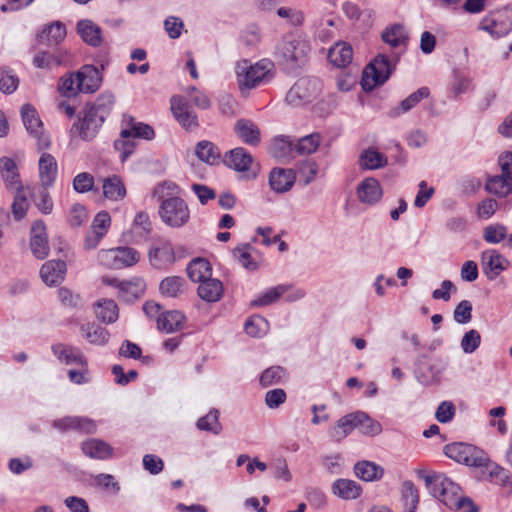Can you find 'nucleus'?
Listing matches in <instances>:
<instances>
[{"mask_svg":"<svg viewBox=\"0 0 512 512\" xmlns=\"http://www.w3.org/2000/svg\"><path fill=\"white\" fill-rule=\"evenodd\" d=\"M418 475L424 480L431 495L449 509L459 510L467 504L471 506L469 512H477V508L472 505L471 500L461 495L460 486L445 474L435 473L427 475L424 471H419Z\"/></svg>","mask_w":512,"mask_h":512,"instance_id":"f257e3e1","label":"nucleus"},{"mask_svg":"<svg viewBox=\"0 0 512 512\" xmlns=\"http://www.w3.org/2000/svg\"><path fill=\"white\" fill-rule=\"evenodd\" d=\"M274 63L269 59H261L255 64L242 60L236 65V75L241 89H252L269 82L274 76Z\"/></svg>","mask_w":512,"mask_h":512,"instance_id":"f03ea898","label":"nucleus"},{"mask_svg":"<svg viewBox=\"0 0 512 512\" xmlns=\"http://www.w3.org/2000/svg\"><path fill=\"white\" fill-rule=\"evenodd\" d=\"M322 83L316 77H301L289 89L285 101L292 107H303L320 95Z\"/></svg>","mask_w":512,"mask_h":512,"instance_id":"7ed1b4c3","label":"nucleus"},{"mask_svg":"<svg viewBox=\"0 0 512 512\" xmlns=\"http://www.w3.org/2000/svg\"><path fill=\"white\" fill-rule=\"evenodd\" d=\"M159 216L167 226L180 228L189 222L190 209L184 199L172 196L161 202Z\"/></svg>","mask_w":512,"mask_h":512,"instance_id":"20e7f679","label":"nucleus"},{"mask_svg":"<svg viewBox=\"0 0 512 512\" xmlns=\"http://www.w3.org/2000/svg\"><path fill=\"white\" fill-rule=\"evenodd\" d=\"M310 51L307 41L300 37L287 36L277 47V56L289 68H295L305 62Z\"/></svg>","mask_w":512,"mask_h":512,"instance_id":"39448f33","label":"nucleus"},{"mask_svg":"<svg viewBox=\"0 0 512 512\" xmlns=\"http://www.w3.org/2000/svg\"><path fill=\"white\" fill-rule=\"evenodd\" d=\"M444 453L447 457L458 463H463L471 467H484L488 464V457L476 447L463 443H451L444 447Z\"/></svg>","mask_w":512,"mask_h":512,"instance_id":"423d86ee","label":"nucleus"},{"mask_svg":"<svg viewBox=\"0 0 512 512\" xmlns=\"http://www.w3.org/2000/svg\"><path fill=\"white\" fill-rule=\"evenodd\" d=\"M391 73L392 65L389 59L385 55H378L363 71V90L372 91L376 86L384 84Z\"/></svg>","mask_w":512,"mask_h":512,"instance_id":"0eeeda50","label":"nucleus"},{"mask_svg":"<svg viewBox=\"0 0 512 512\" xmlns=\"http://www.w3.org/2000/svg\"><path fill=\"white\" fill-rule=\"evenodd\" d=\"M479 28L495 38L506 36L512 29V9L505 7L490 13L482 19Z\"/></svg>","mask_w":512,"mask_h":512,"instance_id":"6e6552de","label":"nucleus"},{"mask_svg":"<svg viewBox=\"0 0 512 512\" xmlns=\"http://www.w3.org/2000/svg\"><path fill=\"white\" fill-rule=\"evenodd\" d=\"M21 117L27 132L37 139L38 149H47L51 143L50 138L43 133V123L36 109L30 104L23 105Z\"/></svg>","mask_w":512,"mask_h":512,"instance_id":"1a4fd4ad","label":"nucleus"},{"mask_svg":"<svg viewBox=\"0 0 512 512\" xmlns=\"http://www.w3.org/2000/svg\"><path fill=\"white\" fill-rule=\"evenodd\" d=\"M103 123L104 121L98 115L85 106L83 117L73 124L71 132L84 141H90L96 137Z\"/></svg>","mask_w":512,"mask_h":512,"instance_id":"9d476101","label":"nucleus"},{"mask_svg":"<svg viewBox=\"0 0 512 512\" xmlns=\"http://www.w3.org/2000/svg\"><path fill=\"white\" fill-rule=\"evenodd\" d=\"M171 110L179 122L186 130H194L199 126L196 113L190 108L187 101L181 96L171 98Z\"/></svg>","mask_w":512,"mask_h":512,"instance_id":"9b49d317","label":"nucleus"},{"mask_svg":"<svg viewBox=\"0 0 512 512\" xmlns=\"http://www.w3.org/2000/svg\"><path fill=\"white\" fill-rule=\"evenodd\" d=\"M153 231L152 221L149 215L144 212H138L131 224L129 231L125 234L129 241L134 244H141L149 240Z\"/></svg>","mask_w":512,"mask_h":512,"instance_id":"f8f14e48","label":"nucleus"},{"mask_svg":"<svg viewBox=\"0 0 512 512\" xmlns=\"http://www.w3.org/2000/svg\"><path fill=\"white\" fill-rule=\"evenodd\" d=\"M78 89L81 93H94L96 92L103 81L100 70L94 65H83L76 72Z\"/></svg>","mask_w":512,"mask_h":512,"instance_id":"ddd939ff","label":"nucleus"},{"mask_svg":"<svg viewBox=\"0 0 512 512\" xmlns=\"http://www.w3.org/2000/svg\"><path fill=\"white\" fill-rule=\"evenodd\" d=\"M356 194L361 203L374 205L382 198L383 190L376 178L367 177L358 184Z\"/></svg>","mask_w":512,"mask_h":512,"instance_id":"4468645a","label":"nucleus"},{"mask_svg":"<svg viewBox=\"0 0 512 512\" xmlns=\"http://www.w3.org/2000/svg\"><path fill=\"white\" fill-rule=\"evenodd\" d=\"M482 265L488 279H496L501 272L509 267V261L496 250L482 253Z\"/></svg>","mask_w":512,"mask_h":512,"instance_id":"2eb2a0df","label":"nucleus"},{"mask_svg":"<svg viewBox=\"0 0 512 512\" xmlns=\"http://www.w3.org/2000/svg\"><path fill=\"white\" fill-rule=\"evenodd\" d=\"M122 125V137L132 136V138H141L145 140H152L155 137L154 129L150 125L139 122L130 115L123 116Z\"/></svg>","mask_w":512,"mask_h":512,"instance_id":"dca6fc26","label":"nucleus"},{"mask_svg":"<svg viewBox=\"0 0 512 512\" xmlns=\"http://www.w3.org/2000/svg\"><path fill=\"white\" fill-rule=\"evenodd\" d=\"M51 350L57 359L66 365L87 367L86 358L83 356L81 350L75 346L58 343L52 345Z\"/></svg>","mask_w":512,"mask_h":512,"instance_id":"f3484780","label":"nucleus"},{"mask_svg":"<svg viewBox=\"0 0 512 512\" xmlns=\"http://www.w3.org/2000/svg\"><path fill=\"white\" fill-rule=\"evenodd\" d=\"M414 373L419 383L422 385H431L439 379L440 371L428 362V356L421 354L417 356L414 362Z\"/></svg>","mask_w":512,"mask_h":512,"instance_id":"a211bd4d","label":"nucleus"},{"mask_svg":"<svg viewBox=\"0 0 512 512\" xmlns=\"http://www.w3.org/2000/svg\"><path fill=\"white\" fill-rule=\"evenodd\" d=\"M66 273V263L52 260L44 263L40 269V277L46 285L54 286L61 283Z\"/></svg>","mask_w":512,"mask_h":512,"instance_id":"6ab92c4d","label":"nucleus"},{"mask_svg":"<svg viewBox=\"0 0 512 512\" xmlns=\"http://www.w3.org/2000/svg\"><path fill=\"white\" fill-rule=\"evenodd\" d=\"M295 183V173L291 169L274 168L269 175V184L277 193L289 191Z\"/></svg>","mask_w":512,"mask_h":512,"instance_id":"aec40b11","label":"nucleus"},{"mask_svg":"<svg viewBox=\"0 0 512 512\" xmlns=\"http://www.w3.org/2000/svg\"><path fill=\"white\" fill-rule=\"evenodd\" d=\"M53 426L60 430L73 429L82 433L91 434L96 431V424L86 417L69 416L55 420Z\"/></svg>","mask_w":512,"mask_h":512,"instance_id":"412c9836","label":"nucleus"},{"mask_svg":"<svg viewBox=\"0 0 512 512\" xmlns=\"http://www.w3.org/2000/svg\"><path fill=\"white\" fill-rule=\"evenodd\" d=\"M77 32L81 39L92 47L102 44V29L89 19H83L77 23Z\"/></svg>","mask_w":512,"mask_h":512,"instance_id":"4be33fe9","label":"nucleus"},{"mask_svg":"<svg viewBox=\"0 0 512 512\" xmlns=\"http://www.w3.org/2000/svg\"><path fill=\"white\" fill-rule=\"evenodd\" d=\"M148 256L150 262L156 267L172 263L175 259L173 246L167 240H160L157 246L151 247Z\"/></svg>","mask_w":512,"mask_h":512,"instance_id":"5701e85b","label":"nucleus"},{"mask_svg":"<svg viewBox=\"0 0 512 512\" xmlns=\"http://www.w3.org/2000/svg\"><path fill=\"white\" fill-rule=\"evenodd\" d=\"M252 162V156L242 147L230 150L224 157V163L239 172L248 171Z\"/></svg>","mask_w":512,"mask_h":512,"instance_id":"b1692460","label":"nucleus"},{"mask_svg":"<svg viewBox=\"0 0 512 512\" xmlns=\"http://www.w3.org/2000/svg\"><path fill=\"white\" fill-rule=\"evenodd\" d=\"M356 419L355 412L344 415L329 429L328 435L335 442L342 441L356 428Z\"/></svg>","mask_w":512,"mask_h":512,"instance_id":"393cba45","label":"nucleus"},{"mask_svg":"<svg viewBox=\"0 0 512 512\" xmlns=\"http://www.w3.org/2000/svg\"><path fill=\"white\" fill-rule=\"evenodd\" d=\"M269 153L277 160L284 162L293 158L295 147L289 137L277 136L269 146Z\"/></svg>","mask_w":512,"mask_h":512,"instance_id":"a878e982","label":"nucleus"},{"mask_svg":"<svg viewBox=\"0 0 512 512\" xmlns=\"http://www.w3.org/2000/svg\"><path fill=\"white\" fill-rule=\"evenodd\" d=\"M103 195L111 201H120L126 196V188L122 179L117 175L103 178L102 180Z\"/></svg>","mask_w":512,"mask_h":512,"instance_id":"bb28decb","label":"nucleus"},{"mask_svg":"<svg viewBox=\"0 0 512 512\" xmlns=\"http://www.w3.org/2000/svg\"><path fill=\"white\" fill-rule=\"evenodd\" d=\"M255 249L248 243L241 244L234 248L233 255L237 261L247 270L255 271L261 263L260 256H254Z\"/></svg>","mask_w":512,"mask_h":512,"instance_id":"cd10ccee","label":"nucleus"},{"mask_svg":"<svg viewBox=\"0 0 512 512\" xmlns=\"http://www.w3.org/2000/svg\"><path fill=\"white\" fill-rule=\"evenodd\" d=\"M353 58L351 45L346 42H338L328 51L329 61L336 67L342 68L349 65Z\"/></svg>","mask_w":512,"mask_h":512,"instance_id":"c85d7f7f","label":"nucleus"},{"mask_svg":"<svg viewBox=\"0 0 512 512\" xmlns=\"http://www.w3.org/2000/svg\"><path fill=\"white\" fill-rule=\"evenodd\" d=\"M0 172L8 189L14 190L18 187H23L20 181L16 163L13 159L8 157L1 158Z\"/></svg>","mask_w":512,"mask_h":512,"instance_id":"c756f323","label":"nucleus"},{"mask_svg":"<svg viewBox=\"0 0 512 512\" xmlns=\"http://www.w3.org/2000/svg\"><path fill=\"white\" fill-rule=\"evenodd\" d=\"M185 316L180 311H167L157 318V327L166 333H173L182 329Z\"/></svg>","mask_w":512,"mask_h":512,"instance_id":"7c9ffc66","label":"nucleus"},{"mask_svg":"<svg viewBox=\"0 0 512 512\" xmlns=\"http://www.w3.org/2000/svg\"><path fill=\"white\" fill-rule=\"evenodd\" d=\"M39 175L43 186L48 187L53 184L57 175V162L55 158L48 153H43L39 159Z\"/></svg>","mask_w":512,"mask_h":512,"instance_id":"2f4dec72","label":"nucleus"},{"mask_svg":"<svg viewBox=\"0 0 512 512\" xmlns=\"http://www.w3.org/2000/svg\"><path fill=\"white\" fill-rule=\"evenodd\" d=\"M198 295L206 302H217L223 295V285L218 279L208 278L198 286Z\"/></svg>","mask_w":512,"mask_h":512,"instance_id":"473e14b6","label":"nucleus"},{"mask_svg":"<svg viewBox=\"0 0 512 512\" xmlns=\"http://www.w3.org/2000/svg\"><path fill=\"white\" fill-rule=\"evenodd\" d=\"M387 163V157L375 148H367L359 156V165L363 170H376Z\"/></svg>","mask_w":512,"mask_h":512,"instance_id":"72a5a7b5","label":"nucleus"},{"mask_svg":"<svg viewBox=\"0 0 512 512\" xmlns=\"http://www.w3.org/2000/svg\"><path fill=\"white\" fill-rule=\"evenodd\" d=\"M119 298L126 302H132L140 298L145 291V284L141 279L122 281L117 284Z\"/></svg>","mask_w":512,"mask_h":512,"instance_id":"f704fd0d","label":"nucleus"},{"mask_svg":"<svg viewBox=\"0 0 512 512\" xmlns=\"http://www.w3.org/2000/svg\"><path fill=\"white\" fill-rule=\"evenodd\" d=\"M235 131L246 144L257 145L260 142V131L250 120H238L235 124Z\"/></svg>","mask_w":512,"mask_h":512,"instance_id":"c9c22d12","label":"nucleus"},{"mask_svg":"<svg viewBox=\"0 0 512 512\" xmlns=\"http://www.w3.org/2000/svg\"><path fill=\"white\" fill-rule=\"evenodd\" d=\"M82 451L90 458L103 460L111 456L112 448L102 440L90 439L82 443Z\"/></svg>","mask_w":512,"mask_h":512,"instance_id":"e433bc0d","label":"nucleus"},{"mask_svg":"<svg viewBox=\"0 0 512 512\" xmlns=\"http://www.w3.org/2000/svg\"><path fill=\"white\" fill-rule=\"evenodd\" d=\"M210 262L204 258H195L187 266V274L193 282H201L211 277Z\"/></svg>","mask_w":512,"mask_h":512,"instance_id":"4c0bfd02","label":"nucleus"},{"mask_svg":"<svg viewBox=\"0 0 512 512\" xmlns=\"http://www.w3.org/2000/svg\"><path fill=\"white\" fill-rule=\"evenodd\" d=\"M114 103V95L109 92H104L101 93L93 103L87 104L86 107L105 121L111 113Z\"/></svg>","mask_w":512,"mask_h":512,"instance_id":"58836bf2","label":"nucleus"},{"mask_svg":"<svg viewBox=\"0 0 512 512\" xmlns=\"http://www.w3.org/2000/svg\"><path fill=\"white\" fill-rule=\"evenodd\" d=\"M485 189L497 197H505L512 191V182L502 173L488 178Z\"/></svg>","mask_w":512,"mask_h":512,"instance_id":"ea45409f","label":"nucleus"},{"mask_svg":"<svg viewBox=\"0 0 512 512\" xmlns=\"http://www.w3.org/2000/svg\"><path fill=\"white\" fill-rule=\"evenodd\" d=\"M430 90L427 87H421L417 91L410 94L406 99L402 100L398 107L392 110V115L397 117L401 114L410 111L414 108L421 100L428 98Z\"/></svg>","mask_w":512,"mask_h":512,"instance_id":"a19ab883","label":"nucleus"},{"mask_svg":"<svg viewBox=\"0 0 512 512\" xmlns=\"http://www.w3.org/2000/svg\"><path fill=\"white\" fill-rule=\"evenodd\" d=\"M356 428L360 433L367 436H376L382 432V425L380 422L372 419L367 413L363 411H356Z\"/></svg>","mask_w":512,"mask_h":512,"instance_id":"79ce46f5","label":"nucleus"},{"mask_svg":"<svg viewBox=\"0 0 512 512\" xmlns=\"http://www.w3.org/2000/svg\"><path fill=\"white\" fill-rule=\"evenodd\" d=\"M354 471L357 477L364 481H375L383 476L384 470L381 466L370 461L358 462Z\"/></svg>","mask_w":512,"mask_h":512,"instance_id":"37998d69","label":"nucleus"},{"mask_svg":"<svg viewBox=\"0 0 512 512\" xmlns=\"http://www.w3.org/2000/svg\"><path fill=\"white\" fill-rule=\"evenodd\" d=\"M333 493L343 499H355L360 495L361 488L353 480L338 479L333 483Z\"/></svg>","mask_w":512,"mask_h":512,"instance_id":"c03bdc74","label":"nucleus"},{"mask_svg":"<svg viewBox=\"0 0 512 512\" xmlns=\"http://www.w3.org/2000/svg\"><path fill=\"white\" fill-rule=\"evenodd\" d=\"M195 153L201 161L211 165L218 163L221 156L219 148L214 143L206 140L197 144Z\"/></svg>","mask_w":512,"mask_h":512,"instance_id":"a18cd8bd","label":"nucleus"},{"mask_svg":"<svg viewBox=\"0 0 512 512\" xmlns=\"http://www.w3.org/2000/svg\"><path fill=\"white\" fill-rule=\"evenodd\" d=\"M290 288L289 284H279L275 287H271L259 294L257 298L252 301V305L260 307L268 306L276 302L282 295L286 294Z\"/></svg>","mask_w":512,"mask_h":512,"instance_id":"49530a36","label":"nucleus"},{"mask_svg":"<svg viewBox=\"0 0 512 512\" xmlns=\"http://www.w3.org/2000/svg\"><path fill=\"white\" fill-rule=\"evenodd\" d=\"M80 330L83 336L94 345H104L109 339V332L96 324H83Z\"/></svg>","mask_w":512,"mask_h":512,"instance_id":"de8ad7c7","label":"nucleus"},{"mask_svg":"<svg viewBox=\"0 0 512 512\" xmlns=\"http://www.w3.org/2000/svg\"><path fill=\"white\" fill-rule=\"evenodd\" d=\"M404 512H415L419 503V492L414 483L407 480L401 486Z\"/></svg>","mask_w":512,"mask_h":512,"instance_id":"09e8293b","label":"nucleus"},{"mask_svg":"<svg viewBox=\"0 0 512 512\" xmlns=\"http://www.w3.org/2000/svg\"><path fill=\"white\" fill-rule=\"evenodd\" d=\"M95 314L105 323H114L118 319V306L113 300H100L95 307Z\"/></svg>","mask_w":512,"mask_h":512,"instance_id":"8fccbe9b","label":"nucleus"},{"mask_svg":"<svg viewBox=\"0 0 512 512\" xmlns=\"http://www.w3.org/2000/svg\"><path fill=\"white\" fill-rule=\"evenodd\" d=\"M185 280L179 276H169L164 278L159 286L162 295L175 298L183 293Z\"/></svg>","mask_w":512,"mask_h":512,"instance_id":"3c124183","label":"nucleus"},{"mask_svg":"<svg viewBox=\"0 0 512 512\" xmlns=\"http://www.w3.org/2000/svg\"><path fill=\"white\" fill-rule=\"evenodd\" d=\"M196 426L201 431L210 432L214 435L220 434L222 425L219 422V411L217 409H211L205 416L197 421Z\"/></svg>","mask_w":512,"mask_h":512,"instance_id":"603ef678","label":"nucleus"},{"mask_svg":"<svg viewBox=\"0 0 512 512\" xmlns=\"http://www.w3.org/2000/svg\"><path fill=\"white\" fill-rule=\"evenodd\" d=\"M382 39L385 43L389 44L391 47H400L405 46L407 41V35L404 27L402 25H394L388 29H386L382 33Z\"/></svg>","mask_w":512,"mask_h":512,"instance_id":"864d4df0","label":"nucleus"},{"mask_svg":"<svg viewBox=\"0 0 512 512\" xmlns=\"http://www.w3.org/2000/svg\"><path fill=\"white\" fill-rule=\"evenodd\" d=\"M321 141V136L318 133L306 135L298 140L295 147V153L299 155H309L317 151Z\"/></svg>","mask_w":512,"mask_h":512,"instance_id":"5fc2aeb1","label":"nucleus"},{"mask_svg":"<svg viewBox=\"0 0 512 512\" xmlns=\"http://www.w3.org/2000/svg\"><path fill=\"white\" fill-rule=\"evenodd\" d=\"M269 329V322L260 315L250 317L244 325L245 332L252 337H262Z\"/></svg>","mask_w":512,"mask_h":512,"instance_id":"6e6d98bb","label":"nucleus"},{"mask_svg":"<svg viewBox=\"0 0 512 512\" xmlns=\"http://www.w3.org/2000/svg\"><path fill=\"white\" fill-rule=\"evenodd\" d=\"M66 33L65 25L60 21H56L42 31L41 39H45L49 44H58L64 40Z\"/></svg>","mask_w":512,"mask_h":512,"instance_id":"4d7b16f0","label":"nucleus"},{"mask_svg":"<svg viewBox=\"0 0 512 512\" xmlns=\"http://www.w3.org/2000/svg\"><path fill=\"white\" fill-rule=\"evenodd\" d=\"M27 189L28 188L25 187L14 189L16 193L12 204V213L16 220H21L27 213L29 207L26 193Z\"/></svg>","mask_w":512,"mask_h":512,"instance_id":"13d9d810","label":"nucleus"},{"mask_svg":"<svg viewBox=\"0 0 512 512\" xmlns=\"http://www.w3.org/2000/svg\"><path fill=\"white\" fill-rule=\"evenodd\" d=\"M287 374L283 367L272 366L263 371L260 376V384L263 387L272 386L282 382Z\"/></svg>","mask_w":512,"mask_h":512,"instance_id":"bf43d9fd","label":"nucleus"},{"mask_svg":"<svg viewBox=\"0 0 512 512\" xmlns=\"http://www.w3.org/2000/svg\"><path fill=\"white\" fill-rule=\"evenodd\" d=\"M118 269L131 267L140 260V253L132 247H117Z\"/></svg>","mask_w":512,"mask_h":512,"instance_id":"052dcab7","label":"nucleus"},{"mask_svg":"<svg viewBox=\"0 0 512 512\" xmlns=\"http://www.w3.org/2000/svg\"><path fill=\"white\" fill-rule=\"evenodd\" d=\"M58 91L64 97H73L81 93L80 89H78L76 73L66 74L61 77L58 84Z\"/></svg>","mask_w":512,"mask_h":512,"instance_id":"680f3d73","label":"nucleus"},{"mask_svg":"<svg viewBox=\"0 0 512 512\" xmlns=\"http://www.w3.org/2000/svg\"><path fill=\"white\" fill-rule=\"evenodd\" d=\"M88 220V211L82 204L75 203L67 214V221L71 227H80Z\"/></svg>","mask_w":512,"mask_h":512,"instance_id":"e2e57ef3","label":"nucleus"},{"mask_svg":"<svg viewBox=\"0 0 512 512\" xmlns=\"http://www.w3.org/2000/svg\"><path fill=\"white\" fill-rule=\"evenodd\" d=\"M19 84L17 75L11 69H0V90L6 94L13 93Z\"/></svg>","mask_w":512,"mask_h":512,"instance_id":"0e129e2a","label":"nucleus"},{"mask_svg":"<svg viewBox=\"0 0 512 512\" xmlns=\"http://www.w3.org/2000/svg\"><path fill=\"white\" fill-rule=\"evenodd\" d=\"M481 343V335L480 333L475 330L471 329L468 332L464 334L462 337L460 346L464 353L471 354L475 352Z\"/></svg>","mask_w":512,"mask_h":512,"instance_id":"69168bd1","label":"nucleus"},{"mask_svg":"<svg viewBox=\"0 0 512 512\" xmlns=\"http://www.w3.org/2000/svg\"><path fill=\"white\" fill-rule=\"evenodd\" d=\"M507 236V228L501 224L489 225L484 229L483 238L488 243L497 244Z\"/></svg>","mask_w":512,"mask_h":512,"instance_id":"338daca9","label":"nucleus"},{"mask_svg":"<svg viewBox=\"0 0 512 512\" xmlns=\"http://www.w3.org/2000/svg\"><path fill=\"white\" fill-rule=\"evenodd\" d=\"M114 147L120 153L121 161L124 162L134 152L136 142L132 136L122 137L120 135V138L115 140Z\"/></svg>","mask_w":512,"mask_h":512,"instance_id":"774afa93","label":"nucleus"}]
</instances>
